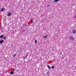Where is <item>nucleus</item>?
Listing matches in <instances>:
<instances>
[{
	"mask_svg": "<svg viewBox=\"0 0 76 76\" xmlns=\"http://www.w3.org/2000/svg\"><path fill=\"white\" fill-rule=\"evenodd\" d=\"M47 37H48V35H46L45 36H43L44 38H45V39L47 38Z\"/></svg>",
	"mask_w": 76,
	"mask_h": 76,
	"instance_id": "4",
	"label": "nucleus"
},
{
	"mask_svg": "<svg viewBox=\"0 0 76 76\" xmlns=\"http://www.w3.org/2000/svg\"><path fill=\"white\" fill-rule=\"evenodd\" d=\"M4 36V35H2L0 36V38H3V37Z\"/></svg>",
	"mask_w": 76,
	"mask_h": 76,
	"instance_id": "10",
	"label": "nucleus"
},
{
	"mask_svg": "<svg viewBox=\"0 0 76 76\" xmlns=\"http://www.w3.org/2000/svg\"><path fill=\"white\" fill-rule=\"evenodd\" d=\"M3 39H6V37H3Z\"/></svg>",
	"mask_w": 76,
	"mask_h": 76,
	"instance_id": "11",
	"label": "nucleus"
},
{
	"mask_svg": "<svg viewBox=\"0 0 76 76\" xmlns=\"http://www.w3.org/2000/svg\"><path fill=\"white\" fill-rule=\"evenodd\" d=\"M35 43H37V39H36L35 40Z\"/></svg>",
	"mask_w": 76,
	"mask_h": 76,
	"instance_id": "14",
	"label": "nucleus"
},
{
	"mask_svg": "<svg viewBox=\"0 0 76 76\" xmlns=\"http://www.w3.org/2000/svg\"><path fill=\"white\" fill-rule=\"evenodd\" d=\"M16 54H14L13 55V57H16Z\"/></svg>",
	"mask_w": 76,
	"mask_h": 76,
	"instance_id": "12",
	"label": "nucleus"
},
{
	"mask_svg": "<svg viewBox=\"0 0 76 76\" xmlns=\"http://www.w3.org/2000/svg\"><path fill=\"white\" fill-rule=\"evenodd\" d=\"M70 39H71V40H73L75 38L73 37V36H72L70 37Z\"/></svg>",
	"mask_w": 76,
	"mask_h": 76,
	"instance_id": "1",
	"label": "nucleus"
},
{
	"mask_svg": "<svg viewBox=\"0 0 76 76\" xmlns=\"http://www.w3.org/2000/svg\"><path fill=\"white\" fill-rule=\"evenodd\" d=\"M73 34H75V33H76V30H73Z\"/></svg>",
	"mask_w": 76,
	"mask_h": 76,
	"instance_id": "8",
	"label": "nucleus"
},
{
	"mask_svg": "<svg viewBox=\"0 0 76 76\" xmlns=\"http://www.w3.org/2000/svg\"><path fill=\"white\" fill-rule=\"evenodd\" d=\"M11 15H12V13L11 12H9L7 14V16H10Z\"/></svg>",
	"mask_w": 76,
	"mask_h": 76,
	"instance_id": "2",
	"label": "nucleus"
},
{
	"mask_svg": "<svg viewBox=\"0 0 76 76\" xmlns=\"http://www.w3.org/2000/svg\"><path fill=\"white\" fill-rule=\"evenodd\" d=\"M60 1V0H55L53 1L54 2H57V1Z\"/></svg>",
	"mask_w": 76,
	"mask_h": 76,
	"instance_id": "7",
	"label": "nucleus"
},
{
	"mask_svg": "<svg viewBox=\"0 0 76 76\" xmlns=\"http://www.w3.org/2000/svg\"><path fill=\"white\" fill-rule=\"evenodd\" d=\"M4 42V41H3V40L0 41V43H1V44H3Z\"/></svg>",
	"mask_w": 76,
	"mask_h": 76,
	"instance_id": "3",
	"label": "nucleus"
},
{
	"mask_svg": "<svg viewBox=\"0 0 76 76\" xmlns=\"http://www.w3.org/2000/svg\"><path fill=\"white\" fill-rule=\"evenodd\" d=\"M25 30H24L23 31V32H25Z\"/></svg>",
	"mask_w": 76,
	"mask_h": 76,
	"instance_id": "16",
	"label": "nucleus"
},
{
	"mask_svg": "<svg viewBox=\"0 0 76 76\" xmlns=\"http://www.w3.org/2000/svg\"><path fill=\"white\" fill-rule=\"evenodd\" d=\"M10 73L11 74V75H13V74H14V72H12V71L11 72H10Z\"/></svg>",
	"mask_w": 76,
	"mask_h": 76,
	"instance_id": "6",
	"label": "nucleus"
},
{
	"mask_svg": "<svg viewBox=\"0 0 76 76\" xmlns=\"http://www.w3.org/2000/svg\"><path fill=\"white\" fill-rule=\"evenodd\" d=\"M48 67L49 69H51V67H50L49 66H48Z\"/></svg>",
	"mask_w": 76,
	"mask_h": 76,
	"instance_id": "9",
	"label": "nucleus"
},
{
	"mask_svg": "<svg viewBox=\"0 0 76 76\" xmlns=\"http://www.w3.org/2000/svg\"><path fill=\"white\" fill-rule=\"evenodd\" d=\"M48 7L49 6V5H48Z\"/></svg>",
	"mask_w": 76,
	"mask_h": 76,
	"instance_id": "17",
	"label": "nucleus"
},
{
	"mask_svg": "<svg viewBox=\"0 0 76 76\" xmlns=\"http://www.w3.org/2000/svg\"><path fill=\"white\" fill-rule=\"evenodd\" d=\"M33 22V20H31V23H32V22Z\"/></svg>",
	"mask_w": 76,
	"mask_h": 76,
	"instance_id": "15",
	"label": "nucleus"
},
{
	"mask_svg": "<svg viewBox=\"0 0 76 76\" xmlns=\"http://www.w3.org/2000/svg\"><path fill=\"white\" fill-rule=\"evenodd\" d=\"M4 10V8H1V12H3V10Z\"/></svg>",
	"mask_w": 76,
	"mask_h": 76,
	"instance_id": "5",
	"label": "nucleus"
},
{
	"mask_svg": "<svg viewBox=\"0 0 76 76\" xmlns=\"http://www.w3.org/2000/svg\"><path fill=\"white\" fill-rule=\"evenodd\" d=\"M54 68V66H52V69H53Z\"/></svg>",
	"mask_w": 76,
	"mask_h": 76,
	"instance_id": "13",
	"label": "nucleus"
}]
</instances>
